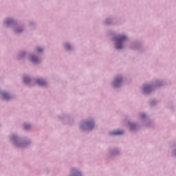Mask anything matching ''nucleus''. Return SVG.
Masks as SVG:
<instances>
[{
	"label": "nucleus",
	"instance_id": "15",
	"mask_svg": "<svg viewBox=\"0 0 176 176\" xmlns=\"http://www.w3.org/2000/svg\"><path fill=\"white\" fill-rule=\"evenodd\" d=\"M142 118H145V114L142 115Z\"/></svg>",
	"mask_w": 176,
	"mask_h": 176
},
{
	"label": "nucleus",
	"instance_id": "8",
	"mask_svg": "<svg viewBox=\"0 0 176 176\" xmlns=\"http://www.w3.org/2000/svg\"><path fill=\"white\" fill-rule=\"evenodd\" d=\"M31 60H32V63H36L37 62V59H36V58H35V57H32L31 58Z\"/></svg>",
	"mask_w": 176,
	"mask_h": 176
},
{
	"label": "nucleus",
	"instance_id": "2",
	"mask_svg": "<svg viewBox=\"0 0 176 176\" xmlns=\"http://www.w3.org/2000/svg\"><path fill=\"white\" fill-rule=\"evenodd\" d=\"M123 79L122 77H118L114 80V87H119L120 85V83H122V81Z\"/></svg>",
	"mask_w": 176,
	"mask_h": 176
},
{
	"label": "nucleus",
	"instance_id": "11",
	"mask_svg": "<svg viewBox=\"0 0 176 176\" xmlns=\"http://www.w3.org/2000/svg\"><path fill=\"white\" fill-rule=\"evenodd\" d=\"M66 49H67V50H69V49H71V45H69V44H67Z\"/></svg>",
	"mask_w": 176,
	"mask_h": 176
},
{
	"label": "nucleus",
	"instance_id": "12",
	"mask_svg": "<svg viewBox=\"0 0 176 176\" xmlns=\"http://www.w3.org/2000/svg\"><path fill=\"white\" fill-rule=\"evenodd\" d=\"M28 82H30V78H24V82L28 83Z\"/></svg>",
	"mask_w": 176,
	"mask_h": 176
},
{
	"label": "nucleus",
	"instance_id": "9",
	"mask_svg": "<svg viewBox=\"0 0 176 176\" xmlns=\"http://www.w3.org/2000/svg\"><path fill=\"white\" fill-rule=\"evenodd\" d=\"M24 129H25V130H28V129H30V125L25 124L24 125Z\"/></svg>",
	"mask_w": 176,
	"mask_h": 176
},
{
	"label": "nucleus",
	"instance_id": "10",
	"mask_svg": "<svg viewBox=\"0 0 176 176\" xmlns=\"http://www.w3.org/2000/svg\"><path fill=\"white\" fill-rule=\"evenodd\" d=\"M43 50H42V48H37V52H38V53H41V52H42Z\"/></svg>",
	"mask_w": 176,
	"mask_h": 176
},
{
	"label": "nucleus",
	"instance_id": "6",
	"mask_svg": "<svg viewBox=\"0 0 176 176\" xmlns=\"http://www.w3.org/2000/svg\"><path fill=\"white\" fill-rule=\"evenodd\" d=\"M151 91V86L146 85L144 87V93H149Z\"/></svg>",
	"mask_w": 176,
	"mask_h": 176
},
{
	"label": "nucleus",
	"instance_id": "7",
	"mask_svg": "<svg viewBox=\"0 0 176 176\" xmlns=\"http://www.w3.org/2000/svg\"><path fill=\"white\" fill-rule=\"evenodd\" d=\"M3 98L4 100H9V99L10 98V96H9V95L8 94V93L4 92V93H3Z\"/></svg>",
	"mask_w": 176,
	"mask_h": 176
},
{
	"label": "nucleus",
	"instance_id": "13",
	"mask_svg": "<svg viewBox=\"0 0 176 176\" xmlns=\"http://www.w3.org/2000/svg\"><path fill=\"white\" fill-rule=\"evenodd\" d=\"M11 22H12V20H10V19H8L6 21L7 24H8V23H11Z\"/></svg>",
	"mask_w": 176,
	"mask_h": 176
},
{
	"label": "nucleus",
	"instance_id": "3",
	"mask_svg": "<svg viewBox=\"0 0 176 176\" xmlns=\"http://www.w3.org/2000/svg\"><path fill=\"white\" fill-rule=\"evenodd\" d=\"M111 135H120L121 134H123V131H115L111 132Z\"/></svg>",
	"mask_w": 176,
	"mask_h": 176
},
{
	"label": "nucleus",
	"instance_id": "4",
	"mask_svg": "<svg viewBox=\"0 0 176 176\" xmlns=\"http://www.w3.org/2000/svg\"><path fill=\"white\" fill-rule=\"evenodd\" d=\"M87 129H93L94 127V122L93 121H89L87 122Z\"/></svg>",
	"mask_w": 176,
	"mask_h": 176
},
{
	"label": "nucleus",
	"instance_id": "14",
	"mask_svg": "<svg viewBox=\"0 0 176 176\" xmlns=\"http://www.w3.org/2000/svg\"><path fill=\"white\" fill-rule=\"evenodd\" d=\"M16 32H21V30L17 29V30H16Z\"/></svg>",
	"mask_w": 176,
	"mask_h": 176
},
{
	"label": "nucleus",
	"instance_id": "5",
	"mask_svg": "<svg viewBox=\"0 0 176 176\" xmlns=\"http://www.w3.org/2000/svg\"><path fill=\"white\" fill-rule=\"evenodd\" d=\"M36 83L37 85H40L41 86H43L45 85H46V82H45V80H42V79H38L36 80Z\"/></svg>",
	"mask_w": 176,
	"mask_h": 176
},
{
	"label": "nucleus",
	"instance_id": "1",
	"mask_svg": "<svg viewBox=\"0 0 176 176\" xmlns=\"http://www.w3.org/2000/svg\"><path fill=\"white\" fill-rule=\"evenodd\" d=\"M126 39H127V37L126 36H118L116 38V49H118V50H120V49H122V47H123L122 46V42H124V41H126Z\"/></svg>",
	"mask_w": 176,
	"mask_h": 176
}]
</instances>
